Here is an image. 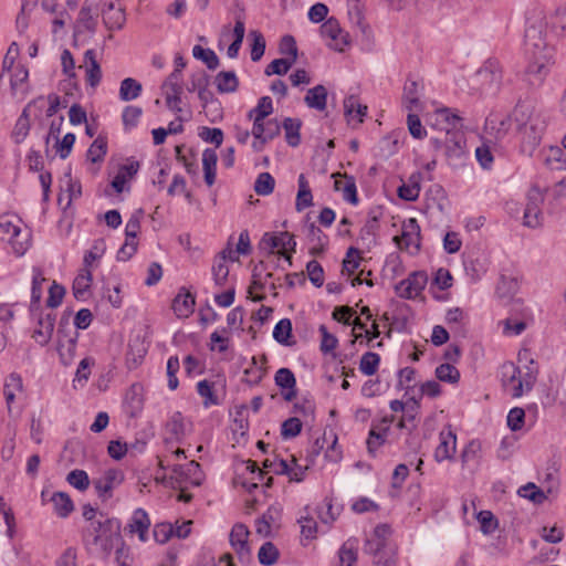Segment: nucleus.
I'll list each match as a JSON object with an SVG mask.
<instances>
[{
  "label": "nucleus",
  "mask_w": 566,
  "mask_h": 566,
  "mask_svg": "<svg viewBox=\"0 0 566 566\" xmlns=\"http://www.w3.org/2000/svg\"><path fill=\"white\" fill-rule=\"evenodd\" d=\"M322 340L319 345V349L324 354H328L334 352L338 346V339L334 334H331L325 325H321L318 328Z\"/></svg>",
  "instance_id": "obj_55"
},
{
  "label": "nucleus",
  "mask_w": 566,
  "mask_h": 566,
  "mask_svg": "<svg viewBox=\"0 0 566 566\" xmlns=\"http://www.w3.org/2000/svg\"><path fill=\"white\" fill-rule=\"evenodd\" d=\"M274 381L277 387L286 390L283 397L286 401H291L296 397V379L294 374L289 368H280L274 376Z\"/></svg>",
  "instance_id": "obj_19"
},
{
  "label": "nucleus",
  "mask_w": 566,
  "mask_h": 566,
  "mask_svg": "<svg viewBox=\"0 0 566 566\" xmlns=\"http://www.w3.org/2000/svg\"><path fill=\"white\" fill-rule=\"evenodd\" d=\"M457 436L452 431L440 432V442L434 451V459L442 462L452 459L455 453Z\"/></svg>",
  "instance_id": "obj_20"
},
{
  "label": "nucleus",
  "mask_w": 566,
  "mask_h": 566,
  "mask_svg": "<svg viewBox=\"0 0 566 566\" xmlns=\"http://www.w3.org/2000/svg\"><path fill=\"white\" fill-rule=\"evenodd\" d=\"M227 258H228L227 250H223L220 253V256L214 260L213 265H212L213 281H214V284L219 287L224 286L228 282L229 268L226 263Z\"/></svg>",
  "instance_id": "obj_35"
},
{
  "label": "nucleus",
  "mask_w": 566,
  "mask_h": 566,
  "mask_svg": "<svg viewBox=\"0 0 566 566\" xmlns=\"http://www.w3.org/2000/svg\"><path fill=\"white\" fill-rule=\"evenodd\" d=\"M436 377L444 382L457 384L460 379V371L451 364H441L436 368Z\"/></svg>",
  "instance_id": "obj_51"
},
{
  "label": "nucleus",
  "mask_w": 566,
  "mask_h": 566,
  "mask_svg": "<svg viewBox=\"0 0 566 566\" xmlns=\"http://www.w3.org/2000/svg\"><path fill=\"white\" fill-rule=\"evenodd\" d=\"M105 241L103 239L96 240L90 251L84 255L83 263L84 269H88L92 263L102 258L105 252Z\"/></svg>",
  "instance_id": "obj_60"
},
{
  "label": "nucleus",
  "mask_w": 566,
  "mask_h": 566,
  "mask_svg": "<svg viewBox=\"0 0 566 566\" xmlns=\"http://www.w3.org/2000/svg\"><path fill=\"white\" fill-rule=\"evenodd\" d=\"M107 154V138L104 136H97V138L91 144L87 150V159L92 163L103 161Z\"/></svg>",
  "instance_id": "obj_42"
},
{
  "label": "nucleus",
  "mask_w": 566,
  "mask_h": 566,
  "mask_svg": "<svg viewBox=\"0 0 566 566\" xmlns=\"http://www.w3.org/2000/svg\"><path fill=\"white\" fill-rule=\"evenodd\" d=\"M249 534V528L242 523L234 524L230 532V544L241 562H248L251 557L250 547L248 545Z\"/></svg>",
  "instance_id": "obj_15"
},
{
  "label": "nucleus",
  "mask_w": 566,
  "mask_h": 566,
  "mask_svg": "<svg viewBox=\"0 0 566 566\" xmlns=\"http://www.w3.org/2000/svg\"><path fill=\"white\" fill-rule=\"evenodd\" d=\"M198 135L203 142L213 144L216 148L222 145L224 137L221 128H211L207 126L200 127Z\"/></svg>",
  "instance_id": "obj_52"
},
{
  "label": "nucleus",
  "mask_w": 566,
  "mask_h": 566,
  "mask_svg": "<svg viewBox=\"0 0 566 566\" xmlns=\"http://www.w3.org/2000/svg\"><path fill=\"white\" fill-rule=\"evenodd\" d=\"M476 78L481 83L483 91L488 93L497 92L503 78L499 60L494 57L488 59L476 72Z\"/></svg>",
  "instance_id": "obj_7"
},
{
  "label": "nucleus",
  "mask_w": 566,
  "mask_h": 566,
  "mask_svg": "<svg viewBox=\"0 0 566 566\" xmlns=\"http://www.w3.org/2000/svg\"><path fill=\"white\" fill-rule=\"evenodd\" d=\"M197 392L199 396L205 398L203 405L205 407H209L212 405H219L218 397L214 395L211 382L207 379L200 380L197 384Z\"/></svg>",
  "instance_id": "obj_54"
},
{
  "label": "nucleus",
  "mask_w": 566,
  "mask_h": 566,
  "mask_svg": "<svg viewBox=\"0 0 566 566\" xmlns=\"http://www.w3.org/2000/svg\"><path fill=\"white\" fill-rule=\"evenodd\" d=\"M517 494L532 501L535 504H542L547 499L546 493L533 482H528L527 484L521 486L517 491Z\"/></svg>",
  "instance_id": "obj_43"
},
{
  "label": "nucleus",
  "mask_w": 566,
  "mask_h": 566,
  "mask_svg": "<svg viewBox=\"0 0 566 566\" xmlns=\"http://www.w3.org/2000/svg\"><path fill=\"white\" fill-rule=\"evenodd\" d=\"M502 386L510 391L513 398H520L524 392L533 389L537 378V369L527 367V371L522 377L520 368L512 361L502 364L500 368Z\"/></svg>",
  "instance_id": "obj_4"
},
{
  "label": "nucleus",
  "mask_w": 566,
  "mask_h": 566,
  "mask_svg": "<svg viewBox=\"0 0 566 566\" xmlns=\"http://www.w3.org/2000/svg\"><path fill=\"white\" fill-rule=\"evenodd\" d=\"M45 279L42 275L41 270L33 269L32 276V287H31V301L29 306V312L36 314V311L41 308V297H42V283Z\"/></svg>",
  "instance_id": "obj_31"
},
{
  "label": "nucleus",
  "mask_w": 566,
  "mask_h": 566,
  "mask_svg": "<svg viewBox=\"0 0 566 566\" xmlns=\"http://www.w3.org/2000/svg\"><path fill=\"white\" fill-rule=\"evenodd\" d=\"M125 409L129 417H137L144 408L143 386L133 384L125 395Z\"/></svg>",
  "instance_id": "obj_18"
},
{
  "label": "nucleus",
  "mask_w": 566,
  "mask_h": 566,
  "mask_svg": "<svg viewBox=\"0 0 566 566\" xmlns=\"http://www.w3.org/2000/svg\"><path fill=\"white\" fill-rule=\"evenodd\" d=\"M398 245L406 248L413 247L416 251L420 249V226L415 218L408 219L403 223L401 238H396Z\"/></svg>",
  "instance_id": "obj_17"
},
{
  "label": "nucleus",
  "mask_w": 566,
  "mask_h": 566,
  "mask_svg": "<svg viewBox=\"0 0 566 566\" xmlns=\"http://www.w3.org/2000/svg\"><path fill=\"white\" fill-rule=\"evenodd\" d=\"M273 113V102L270 96H263L259 99L258 105L250 109L248 117L253 119V124H256V130L260 127V122L264 120L269 115Z\"/></svg>",
  "instance_id": "obj_29"
},
{
  "label": "nucleus",
  "mask_w": 566,
  "mask_h": 566,
  "mask_svg": "<svg viewBox=\"0 0 566 566\" xmlns=\"http://www.w3.org/2000/svg\"><path fill=\"white\" fill-rule=\"evenodd\" d=\"M279 51L283 55H289L287 62H291L293 65L297 60V46L296 41L293 35L286 34L282 36L279 45Z\"/></svg>",
  "instance_id": "obj_49"
},
{
  "label": "nucleus",
  "mask_w": 566,
  "mask_h": 566,
  "mask_svg": "<svg viewBox=\"0 0 566 566\" xmlns=\"http://www.w3.org/2000/svg\"><path fill=\"white\" fill-rule=\"evenodd\" d=\"M478 522L480 523V530L484 534H491L497 528V520L491 511H481L476 515Z\"/></svg>",
  "instance_id": "obj_56"
},
{
  "label": "nucleus",
  "mask_w": 566,
  "mask_h": 566,
  "mask_svg": "<svg viewBox=\"0 0 566 566\" xmlns=\"http://www.w3.org/2000/svg\"><path fill=\"white\" fill-rule=\"evenodd\" d=\"M275 186V180L270 172H261L255 182H254V191L259 196H269L273 192Z\"/></svg>",
  "instance_id": "obj_48"
},
{
  "label": "nucleus",
  "mask_w": 566,
  "mask_h": 566,
  "mask_svg": "<svg viewBox=\"0 0 566 566\" xmlns=\"http://www.w3.org/2000/svg\"><path fill=\"white\" fill-rule=\"evenodd\" d=\"M306 468L296 465L295 469H291L287 462L283 459L279 460L277 468H274V473L277 475H289L293 482H302L305 478Z\"/></svg>",
  "instance_id": "obj_39"
},
{
  "label": "nucleus",
  "mask_w": 566,
  "mask_h": 566,
  "mask_svg": "<svg viewBox=\"0 0 566 566\" xmlns=\"http://www.w3.org/2000/svg\"><path fill=\"white\" fill-rule=\"evenodd\" d=\"M258 558L260 564L271 566L279 558V549L272 542H265L259 549Z\"/></svg>",
  "instance_id": "obj_50"
},
{
  "label": "nucleus",
  "mask_w": 566,
  "mask_h": 566,
  "mask_svg": "<svg viewBox=\"0 0 566 566\" xmlns=\"http://www.w3.org/2000/svg\"><path fill=\"white\" fill-rule=\"evenodd\" d=\"M93 281V275L90 269H83L81 273L74 279L72 291L77 301H84L86 293L90 291Z\"/></svg>",
  "instance_id": "obj_27"
},
{
  "label": "nucleus",
  "mask_w": 566,
  "mask_h": 566,
  "mask_svg": "<svg viewBox=\"0 0 566 566\" xmlns=\"http://www.w3.org/2000/svg\"><path fill=\"white\" fill-rule=\"evenodd\" d=\"M83 539L87 546H93L98 552L109 555L114 548L117 549L124 545L120 522L99 512L96 522H92V526H87L84 531Z\"/></svg>",
  "instance_id": "obj_2"
},
{
  "label": "nucleus",
  "mask_w": 566,
  "mask_h": 566,
  "mask_svg": "<svg viewBox=\"0 0 566 566\" xmlns=\"http://www.w3.org/2000/svg\"><path fill=\"white\" fill-rule=\"evenodd\" d=\"M544 29L545 22L541 13L527 18L524 44L528 64L525 69V80L532 87H539L544 83L553 59L554 49L548 44Z\"/></svg>",
  "instance_id": "obj_1"
},
{
  "label": "nucleus",
  "mask_w": 566,
  "mask_h": 566,
  "mask_svg": "<svg viewBox=\"0 0 566 566\" xmlns=\"http://www.w3.org/2000/svg\"><path fill=\"white\" fill-rule=\"evenodd\" d=\"M321 35L329 39L327 45L338 52H343L350 43L349 33L340 28L338 20L334 17L328 18L321 25Z\"/></svg>",
  "instance_id": "obj_11"
},
{
  "label": "nucleus",
  "mask_w": 566,
  "mask_h": 566,
  "mask_svg": "<svg viewBox=\"0 0 566 566\" xmlns=\"http://www.w3.org/2000/svg\"><path fill=\"white\" fill-rule=\"evenodd\" d=\"M84 61L88 65L86 67V82L92 87H96L102 80V70L96 60V54L93 49L85 51Z\"/></svg>",
  "instance_id": "obj_24"
},
{
  "label": "nucleus",
  "mask_w": 566,
  "mask_h": 566,
  "mask_svg": "<svg viewBox=\"0 0 566 566\" xmlns=\"http://www.w3.org/2000/svg\"><path fill=\"white\" fill-rule=\"evenodd\" d=\"M295 248L296 241L294 235L287 231L280 232L277 234L265 232L259 242L260 251L268 254H272L274 249H281L279 254L284 256L289 261L290 265L292 264V256L286 254L285 251L295 252Z\"/></svg>",
  "instance_id": "obj_5"
},
{
  "label": "nucleus",
  "mask_w": 566,
  "mask_h": 566,
  "mask_svg": "<svg viewBox=\"0 0 566 566\" xmlns=\"http://www.w3.org/2000/svg\"><path fill=\"white\" fill-rule=\"evenodd\" d=\"M420 409V398L410 397L406 401V411L403 412V416L401 420L398 422V428L400 429H408L409 431H412L416 429V418L419 413Z\"/></svg>",
  "instance_id": "obj_22"
},
{
  "label": "nucleus",
  "mask_w": 566,
  "mask_h": 566,
  "mask_svg": "<svg viewBox=\"0 0 566 566\" xmlns=\"http://www.w3.org/2000/svg\"><path fill=\"white\" fill-rule=\"evenodd\" d=\"M551 24L557 35H562L566 32V4L556 10L555 14L552 17Z\"/></svg>",
  "instance_id": "obj_64"
},
{
  "label": "nucleus",
  "mask_w": 566,
  "mask_h": 566,
  "mask_svg": "<svg viewBox=\"0 0 566 566\" xmlns=\"http://www.w3.org/2000/svg\"><path fill=\"white\" fill-rule=\"evenodd\" d=\"M306 271L311 283L316 287H321L324 283V270L322 265L316 260H311L306 264Z\"/></svg>",
  "instance_id": "obj_57"
},
{
  "label": "nucleus",
  "mask_w": 566,
  "mask_h": 566,
  "mask_svg": "<svg viewBox=\"0 0 566 566\" xmlns=\"http://www.w3.org/2000/svg\"><path fill=\"white\" fill-rule=\"evenodd\" d=\"M357 560V552L352 541L345 542L332 566H353Z\"/></svg>",
  "instance_id": "obj_37"
},
{
  "label": "nucleus",
  "mask_w": 566,
  "mask_h": 566,
  "mask_svg": "<svg viewBox=\"0 0 566 566\" xmlns=\"http://www.w3.org/2000/svg\"><path fill=\"white\" fill-rule=\"evenodd\" d=\"M165 430L168 437H166V442L176 441L180 442L185 437L186 428L184 422V417L180 411H175L168 421L165 424Z\"/></svg>",
  "instance_id": "obj_21"
},
{
  "label": "nucleus",
  "mask_w": 566,
  "mask_h": 566,
  "mask_svg": "<svg viewBox=\"0 0 566 566\" xmlns=\"http://www.w3.org/2000/svg\"><path fill=\"white\" fill-rule=\"evenodd\" d=\"M428 276L423 271H416L408 275L407 279L401 280L396 285L397 294L402 298H415L426 287Z\"/></svg>",
  "instance_id": "obj_14"
},
{
  "label": "nucleus",
  "mask_w": 566,
  "mask_h": 566,
  "mask_svg": "<svg viewBox=\"0 0 566 566\" xmlns=\"http://www.w3.org/2000/svg\"><path fill=\"white\" fill-rule=\"evenodd\" d=\"M282 124L276 118H270L266 122H260V127L256 130V124L252 126V136L254 138H264L268 142L272 140L280 135Z\"/></svg>",
  "instance_id": "obj_26"
},
{
  "label": "nucleus",
  "mask_w": 566,
  "mask_h": 566,
  "mask_svg": "<svg viewBox=\"0 0 566 566\" xmlns=\"http://www.w3.org/2000/svg\"><path fill=\"white\" fill-rule=\"evenodd\" d=\"M360 255L359 250L350 247L347 250L346 258L343 261V273H347L348 275L353 274L355 270L359 266Z\"/></svg>",
  "instance_id": "obj_61"
},
{
  "label": "nucleus",
  "mask_w": 566,
  "mask_h": 566,
  "mask_svg": "<svg viewBox=\"0 0 566 566\" xmlns=\"http://www.w3.org/2000/svg\"><path fill=\"white\" fill-rule=\"evenodd\" d=\"M302 421L300 418L291 417L283 421L281 426V436L283 439H291L297 437L302 431Z\"/></svg>",
  "instance_id": "obj_53"
},
{
  "label": "nucleus",
  "mask_w": 566,
  "mask_h": 566,
  "mask_svg": "<svg viewBox=\"0 0 566 566\" xmlns=\"http://www.w3.org/2000/svg\"><path fill=\"white\" fill-rule=\"evenodd\" d=\"M292 322L289 318L280 319L273 329V338L281 345L291 346Z\"/></svg>",
  "instance_id": "obj_38"
},
{
  "label": "nucleus",
  "mask_w": 566,
  "mask_h": 566,
  "mask_svg": "<svg viewBox=\"0 0 566 566\" xmlns=\"http://www.w3.org/2000/svg\"><path fill=\"white\" fill-rule=\"evenodd\" d=\"M150 526V520L143 509H137L133 513L130 523L128 524L130 533H138V537L142 542L147 538V532Z\"/></svg>",
  "instance_id": "obj_25"
},
{
  "label": "nucleus",
  "mask_w": 566,
  "mask_h": 566,
  "mask_svg": "<svg viewBox=\"0 0 566 566\" xmlns=\"http://www.w3.org/2000/svg\"><path fill=\"white\" fill-rule=\"evenodd\" d=\"M292 67L287 59H275L264 70L266 76L271 75H285Z\"/></svg>",
  "instance_id": "obj_62"
},
{
  "label": "nucleus",
  "mask_w": 566,
  "mask_h": 566,
  "mask_svg": "<svg viewBox=\"0 0 566 566\" xmlns=\"http://www.w3.org/2000/svg\"><path fill=\"white\" fill-rule=\"evenodd\" d=\"M380 356L374 352H366L359 361V369L366 376H373L379 366Z\"/></svg>",
  "instance_id": "obj_46"
},
{
  "label": "nucleus",
  "mask_w": 566,
  "mask_h": 566,
  "mask_svg": "<svg viewBox=\"0 0 566 566\" xmlns=\"http://www.w3.org/2000/svg\"><path fill=\"white\" fill-rule=\"evenodd\" d=\"M364 553L373 556L374 566H395L396 565V553L395 549L382 543L380 539L367 537L364 547Z\"/></svg>",
  "instance_id": "obj_9"
},
{
  "label": "nucleus",
  "mask_w": 566,
  "mask_h": 566,
  "mask_svg": "<svg viewBox=\"0 0 566 566\" xmlns=\"http://www.w3.org/2000/svg\"><path fill=\"white\" fill-rule=\"evenodd\" d=\"M124 482V473L118 469H108L105 473L93 480V486L98 497L105 502L113 496V490Z\"/></svg>",
  "instance_id": "obj_13"
},
{
  "label": "nucleus",
  "mask_w": 566,
  "mask_h": 566,
  "mask_svg": "<svg viewBox=\"0 0 566 566\" xmlns=\"http://www.w3.org/2000/svg\"><path fill=\"white\" fill-rule=\"evenodd\" d=\"M249 38L252 40L251 43V60L258 62L261 60L265 52V39L263 34L258 30H251Z\"/></svg>",
  "instance_id": "obj_45"
},
{
  "label": "nucleus",
  "mask_w": 566,
  "mask_h": 566,
  "mask_svg": "<svg viewBox=\"0 0 566 566\" xmlns=\"http://www.w3.org/2000/svg\"><path fill=\"white\" fill-rule=\"evenodd\" d=\"M30 232L7 219L0 220V240L8 242L18 256H22L30 245Z\"/></svg>",
  "instance_id": "obj_6"
},
{
  "label": "nucleus",
  "mask_w": 566,
  "mask_h": 566,
  "mask_svg": "<svg viewBox=\"0 0 566 566\" xmlns=\"http://www.w3.org/2000/svg\"><path fill=\"white\" fill-rule=\"evenodd\" d=\"M544 198V192L537 186H533L528 190L523 216L524 226L535 229L542 224L543 214L541 207Z\"/></svg>",
  "instance_id": "obj_10"
},
{
  "label": "nucleus",
  "mask_w": 566,
  "mask_h": 566,
  "mask_svg": "<svg viewBox=\"0 0 566 566\" xmlns=\"http://www.w3.org/2000/svg\"><path fill=\"white\" fill-rule=\"evenodd\" d=\"M327 96L328 93L326 87L318 84L307 91L304 102L310 108L323 112L327 105Z\"/></svg>",
  "instance_id": "obj_23"
},
{
  "label": "nucleus",
  "mask_w": 566,
  "mask_h": 566,
  "mask_svg": "<svg viewBox=\"0 0 566 566\" xmlns=\"http://www.w3.org/2000/svg\"><path fill=\"white\" fill-rule=\"evenodd\" d=\"M463 134L460 132H450L448 144L444 151L448 157L459 158L463 154Z\"/></svg>",
  "instance_id": "obj_44"
},
{
  "label": "nucleus",
  "mask_w": 566,
  "mask_h": 566,
  "mask_svg": "<svg viewBox=\"0 0 566 566\" xmlns=\"http://www.w3.org/2000/svg\"><path fill=\"white\" fill-rule=\"evenodd\" d=\"M195 295L191 294L189 291H187L185 287H181L178 292V294L172 300V310L174 313L179 318H187L189 317L195 310Z\"/></svg>",
  "instance_id": "obj_16"
},
{
  "label": "nucleus",
  "mask_w": 566,
  "mask_h": 566,
  "mask_svg": "<svg viewBox=\"0 0 566 566\" xmlns=\"http://www.w3.org/2000/svg\"><path fill=\"white\" fill-rule=\"evenodd\" d=\"M192 55L195 59L202 61L209 70H216L219 66V57L211 49L195 45L192 49Z\"/></svg>",
  "instance_id": "obj_40"
},
{
  "label": "nucleus",
  "mask_w": 566,
  "mask_h": 566,
  "mask_svg": "<svg viewBox=\"0 0 566 566\" xmlns=\"http://www.w3.org/2000/svg\"><path fill=\"white\" fill-rule=\"evenodd\" d=\"M302 120L300 118L286 117L282 123L285 133V140L289 146L297 147L301 144Z\"/></svg>",
  "instance_id": "obj_30"
},
{
  "label": "nucleus",
  "mask_w": 566,
  "mask_h": 566,
  "mask_svg": "<svg viewBox=\"0 0 566 566\" xmlns=\"http://www.w3.org/2000/svg\"><path fill=\"white\" fill-rule=\"evenodd\" d=\"M216 85L219 93H233L239 87V80L234 71H221L216 75Z\"/></svg>",
  "instance_id": "obj_34"
},
{
  "label": "nucleus",
  "mask_w": 566,
  "mask_h": 566,
  "mask_svg": "<svg viewBox=\"0 0 566 566\" xmlns=\"http://www.w3.org/2000/svg\"><path fill=\"white\" fill-rule=\"evenodd\" d=\"M513 116L517 127L528 144L537 145L546 129L544 115L528 102H518L514 108Z\"/></svg>",
  "instance_id": "obj_3"
},
{
  "label": "nucleus",
  "mask_w": 566,
  "mask_h": 566,
  "mask_svg": "<svg viewBox=\"0 0 566 566\" xmlns=\"http://www.w3.org/2000/svg\"><path fill=\"white\" fill-rule=\"evenodd\" d=\"M66 481L80 491H84L90 485V479L84 470L75 469L67 474Z\"/></svg>",
  "instance_id": "obj_59"
},
{
  "label": "nucleus",
  "mask_w": 566,
  "mask_h": 566,
  "mask_svg": "<svg viewBox=\"0 0 566 566\" xmlns=\"http://www.w3.org/2000/svg\"><path fill=\"white\" fill-rule=\"evenodd\" d=\"M218 155L214 149L207 148L202 153L205 181L210 187L216 181Z\"/></svg>",
  "instance_id": "obj_28"
},
{
  "label": "nucleus",
  "mask_w": 566,
  "mask_h": 566,
  "mask_svg": "<svg viewBox=\"0 0 566 566\" xmlns=\"http://www.w3.org/2000/svg\"><path fill=\"white\" fill-rule=\"evenodd\" d=\"M344 177L346 179L345 186L343 188H340V182L335 181V185H334L335 190L343 191V198L345 201H347L352 205H357L359 200H358V196H357V187H356L355 178L353 176H348L346 174L344 175Z\"/></svg>",
  "instance_id": "obj_41"
},
{
  "label": "nucleus",
  "mask_w": 566,
  "mask_h": 566,
  "mask_svg": "<svg viewBox=\"0 0 566 566\" xmlns=\"http://www.w3.org/2000/svg\"><path fill=\"white\" fill-rule=\"evenodd\" d=\"M30 318L36 324L30 335L31 338L40 346L48 345L53 335L56 318L55 314L44 313L43 310H39L36 314L30 313Z\"/></svg>",
  "instance_id": "obj_8"
},
{
  "label": "nucleus",
  "mask_w": 566,
  "mask_h": 566,
  "mask_svg": "<svg viewBox=\"0 0 566 566\" xmlns=\"http://www.w3.org/2000/svg\"><path fill=\"white\" fill-rule=\"evenodd\" d=\"M525 411L523 408L514 407L509 411L507 426L512 431H518L524 426Z\"/></svg>",
  "instance_id": "obj_63"
},
{
  "label": "nucleus",
  "mask_w": 566,
  "mask_h": 566,
  "mask_svg": "<svg viewBox=\"0 0 566 566\" xmlns=\"http://www.w3.org/2000/svg\"><path fill=\"white\" fill-rule=\"evenodd\" d=\"M403 104L408 111L417 109L420 105V84L408 80L403 86Z\"/></svg>",
  "instance_id": "obj_33"
},
{
  "label": "nucleus",
  "mask_w": 566,
  "mask_h": 566,
  "mask_svg": "<svg viewBox=\"0 0 566 566\" xmlns=\"http://www.w3.org/2000/svg\"><path fill=\"white\" fill-rule=\"evenodd\" d=\"M51 502L53 503L55 514L62 518L67 517L74 510L73 501L65 492H54L51 496Z\"/></svg>",
  "instance_id": "obj_32"
},
{
  "label": "nucleus",
  "mask_w": 566,
  "mask_h": 566,
  "mask_svg": "<svg viewBox=\"0 0 566 566\" xmlns=\"http://www.w3.org/2000/svg\"><path fill=\"white\" fill-rule=\"evenodd\" d=\"M142 91L143 86L137 80L133 77H126L120 82L119 98L123 102L134 101L139 97Z\"/></svg>",
  "instance_id": "obj_36"
},
{
  "label": "nucleus",
  "mask_w": 566,
  "mask_h": 566,
  "mask_svg": "<svg viewBox=\"0 0 566 566\" xmlns=\"http://www.w3.org/2000/svg\"><path fill=\"white\" fill-rule=\"evenodd\" d=\"M438 117L446 122V132H459L458 129L462 127V117L459 114L452 112L450 108H442L438 111Z\"/></svg>",
  "instance_id": "obj_47"
},
{
  "label": "nucleus",
  "mask_w": 566,
  "mask_h": 566,
  "mask_svg": "<svg viewBox=\"0 0 566 566\" xmlns=\"http://www.w3.org/2000/svg\"><path fill=\"white\" fill-rule=\"evenodd\" d=\"M75 135L73 133H67L64 135L62 140L55 138V148L56 153L59 154L60 158L65 159L70 156L72 148L75 143Z\"/></svg>",
  "instance_id": "obj_58"
},
{
  "label": "nucleus",
  "mask_w": 566,
  "mask_h": 566,
  "mask_svg": "<svg viewBox=\"0 0 566 566\" xmlns=\"http://www.w3.org/2000/svg\"><path fill=\"white\" fill-rule=\"evenodd\" d=\"M69 325L67 318H61L60 325L57 328V352L61 359V363L65 366L72 364L75 357L76 344L78 333L74 332L73 336L67 337L65 332V327Z\"/></svg>",
  "instance_id": "obj_12"
}]
</instances>
